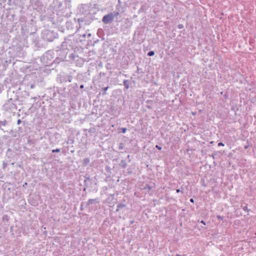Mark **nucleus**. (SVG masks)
I'll list each match as a JSON object with an SVG mask.
<instances>
[{"instance_id": "dca6fc26", "label": "nucleus", "mask_w": 256, "mask_h": 256, "mask_svg": "<svg viewBox=\"0 0 256 256\" xmlns=\"http://www.w3.org/2000/svg\"><path fill=\"white\" fill-rule=\"evenodd\" d=\"M176 256H180V255L178 254Z\"/></svg>"}, {"instance_id": "f8f14e48", "label": "nucleus", "mask_w": 256, "mask_h": 256, "mask_svg": "<svg viewBox=\"0 0 256 256\" xmlns=\"http://www.w3.org/2000/svg\"><path fill=\"white\" fill-rule=\"evenodd\" d=\"M180 192V190H179V189L176 190V192L178 193Z\"/></svg>"}, {"instance_id": "f257e3e1", "label": "nucleus", "mask_w": 256, "mask_h": 256, "mask_svg": "<svg viewBox=\"0 0 256 256\" xmlns=\"http://www.w3.org/2000/svg\"><path fill=\"white\" fill-rule=\"evenodd\" d=\"M114 18V16L112 13H110L104 16L102 18V22L104 24H108L111 22Z\"/></svg>"}, {"instance_id": "423d86ee", "label": "nucleus", "mask_w": 256, "mask_h": 256, "mask_svg": "<svg viewBox=\"0 0 256 256\" xmlns=\"http://www.w3.org/2000/svg\"><path fill=\"white\" fill-rule=\"evenodd\" d=\"M84 161L86 162H90V160L88 158H86L84 160Z\"/></svg>"}, {"instance_id": "9b49d317", "label": "nucleus", "mask_w": 256, "mask_h": 256, "mask_svg": "<svg viewBox=\"0 0 256 256\" xmlns=\"http://www.w3.org/2000/svg\"><path fill=\"white\" fill-rule=\"evenodd\" d=\"M84 85H82H82H80V88H84Z\"/></svg>"}, {"instance_id": "20e7f679", "label": "nucleus", "mask_w": 256, "mask_h": 256, "mask_svg": "<svg viewBox=\"0 0 256 256\" xmlns=\"http://www.w3.org/2000/svg\"><path fill=\"white\" fill-rule=\"evenodd\" d=\"M122 132L124 134L126 133V128H122Z\"/></svg>"}, {"instance_id": "7ed1b4c3", "label": "nucleus", "mask_w": 256, "mask_h": 256, "mask_svg": "<svg viewBox=\"0 0 256 256\" xmlns=\"http://www.w3.org/2000/svg\"><path fill=\"white\" fill-rule=\"evenodd\" d=\"M60 152V150L59 148H56V150H53L52 152Z\"/></svg>"}, {"instance_id": "f03ea898", "label": "nucleus", "mask_w": 256, "mask_h": 256, "mask_svg": "<svg viewBox=\"0 0 256 256\" xmlns=\"http://www.w3.org/2000/svg\"><path fill=\"white\" fill-rule=\"evenodd\" d=\"M154 52H153V51H150V52H148V56H154Z\"/></svg>"}, {"instance_id": "0eeeda50", "label": "nucleus", "mask_w": 256, "mask_h": 256, "mask_svg": "<svg viewBox=\"0 0 256 256\" xmlns=\"http://www.w3.org/2000/svg\"><path fill=\"white\" fill-rule=\"evenodd\" d=\"M108 86H107V87H106V88H104V90L106 92L107 90L108 89Z\"/></svg>"}, {"instance_id": "6e6552de", "label": "nucleus", "mask_w": 256, "mask_h": 256, "mask_svg": "<svg viewBox=\"0 0 256 256\" xmlns=\"http://www.w3.org/2000/svg\"><path fill=\"white\" fill-rule=\"evenodd\" d=\"M17 123H18V124H20L21 123L20 120H18V122H17Z\"/></svg>"}, {"instance_id": "2eb2a0df", "label": "nucleus", "mask_w": 256, "mask_h": 256, "mask_svg": "<svg viewBox=\"0 0 256 256\" xmlns=\"http://www.w3.org/2000/svg\"><path fill=\"white\" fill-rule=\"evenodd\" d=\"M246 208H247V207H246V206H245V207L244 208V210H246Z\"/></svg>"}, {"instance_id": "4468645a", "label": "nucleus", "mask_w": 256, "mask_h": 256, "mask_svg": "<svg viewBox=\"0 0 256 256\" xmlns=\"http://www.w3.org/2000/svg\"><path fill=\"white\" fill-rule=\"evenodd\" d=\"M115 15H116V16H118V12H116V13L115 14Z\"/></svg>"}, {"instance_id": "39448f33", "label": "nucleus", "mask_w": 256, "mask_h": 256, "mask_svg": "<svg viewBox=\"0 0 256 256\" xmlns=\"http://www.w3.org/2000/svg\"><path fill=\"white\" fill-rule=\"evenodd\" d=\"M156 148H157L158 150H160L162 149V148L160 146H158V145H156Z\"/></svg>"}, {"instance_id": "ddd939ff", "label": "nucleus", "mask_w": 256, "mask_h": 256, "mask_svg": "<svg viewBox=\"0 0 256 256\" xmlns=\"http://www.w3.org/2000/svg\"><path fill=\"white\" fill-rule=\"evenodd\" d=\"M218 145L219 146H220V145L223 146L224 144H223L222 142H220V143L218 144Z\"/></svg>"}, {"instance_id": "9d476101", "label": "nucleus", "mask_w": 256, "mask_h": 256, "mask_svg": "<svg viewBox=\"0 0 256 256\" xmlns=\"http://www.w3.org/2000/svg\"><path fill=\"white\" fill-rule=\"evenodd\" d=\"M200 222H201V223H202V224H204V225L206 224V223H205V222H204V220H202V221Z\"/></svg>"}, {"instance_id": "1a4fd4ad", "label": "nucleus", "mask_w": 256, "mask_h": 256, "mask_svg": "<svg viewBox=\"0 0 256 256\" xmlns=\"http://www.w3.org/2000/svg\"><path fill=\"white\" fill-rule=\"evenodd\" d=\"M190 202H194V199H193V198H191V199L190 200Z\"/></svg>"}]
</instances>
